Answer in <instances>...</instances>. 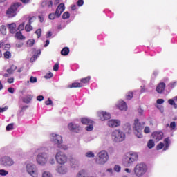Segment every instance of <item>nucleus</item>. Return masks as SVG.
<instances>
[{
  "mask_svg": "<svg viewBox=\"0 0 177 177\" xmlns=\"http://www.w3.org/2000/svg\"><path fill=\"white\" fill-rule=\"evenodd\" d=\"M138 158H139V155H138V153L129 152L124 156L122 164L124 167H131L135 161H138Z\"/></svg>",
  "mask_w": 177,
  "mask_h": 177,
  "instance_id": "1",
  "label": "nucleus"
},
{
  "mask_svg": "<svg viewBox=\"0 0 177 177\" xmlns=\"http://www.w3.org/2000/svg\"><path fill=\"white\" fill-rule=\"evenodd\" d=\"M146 123L145 122H139V119L134 120L133 128L134 129V133L137 138L142 139L143 138V128H145Z\"/></svg>",
  "mask_w": 177,
  "mask_h": 177,
  "instance_id": "2",
  "label": "nucleus"
},
{
  "mask_svg": "<svg viewBox=\"0 0 177 177\" xmlns=\"http://www.w3.org/2000/svg\"><path fill=\"white\" fill-rule=\"evenodd\" d=\"M26 169L27 174L31 177H38L39 176V170L37 165L32 162L26 163Z\"/></svg>",
  "mask_w": 177,
  "mask_h": 177,
  "instance_id": "3",
  "label": "nucleus"
},
{
  "mask_svg": "<svg viewBox=\"0 0 177 177\" xmlns=\"http://www.w3.org/2000/svg\"><path fill=\"white\" fill-rule=\"evenodd\" d=\"M109 161V153L106 151L102 150L100 151L95 158V162L98 165H104Z\"/></svg>",
  "mask_w": 177,
  "mask_h": 177,
  "instance_id": "4",
  "label": "nucleus"
},
{
  "mask_svg": "<svg viewBox=\"0 0 177 177\" xmlns=\"http://www.w3.org/2000/svg\"><path fill=\"white\" fill-rule=\"evenodd\" d=\"M112 140L115 143H121V142H124L125 140V133L121 131L120 129H115L111 133Z\"/></svg>",
  "mask_w": 177,
  "mask_h": 177,
  "instance_id": "5",
  "label": "nucleus"
},
{
  "mask_svg": "<svg viewBox=\"0 0 177 177\" xmlns=\"http://www.w3.org/2000/svg\"><path fill=\"white\" fill-rule=\"evenodd\" d=\"M48 161V153L46 152H40L36 156V162L40 167H45Z\"/></svg>",
  "mask_w": 177,
  "mask_h": 177,
  "instance_id": "6",
  "label": "nucleus"
},
{
  "mask_svg": "<svg viewBox=\"0 0 177 177\" xmlns=\"http://www.w3.org/2000/svg\"><path fill=\"white\" fill-rule=\"evenodd\" d=\"M147 172V166L145 163H139L134 168V174L136 176H143Z\"/></svg>",
  "mask_w": 177,
  "mask_h": 177,
  "instance_id": "7",
  "label": "nucleus"
},
{
  "mask_svg": "<svg viewBox=\"0 0 177 177\" xmlns=\"http://www.w3.org/2000/svg\"><path fill=\"white\" fill-rule=\"evenodd\" d=\"M55 160L57 162V164H59L60 165H64L68 161V158L67 157V155L62 152V151H59L55 154Z\"/></svg>",
  "mask_w": 177,
  "mask_h": 177,
  "instance_id": "8",
  "label": "nucleus"
},
{
  "mask_svg": "<svg viewBox=\"0 0 177 177\" xmlns=\"http://www.w3.org/2000/svg\"><path fill=\"white\" fill-rule=\"evenodd\" d=\"M0 163L3 167H12L15 165V160L8 156H4L0 158Z\"/></svg>",
  "mask_w": 177,
  "mask_h": 177,
  "instance_id": "9",
  "label": "nucleus"
},
{
  "mask_svg": "<svg viewBox=\"0 0 177 177\" xmlns=\"http://www.w3.org/2000/svg\"><path fill=\"white\" fill-rule=\"evenodd\" d=\"M19 6H21V3H16L11 6L6 11V15L8 16V17H15V16H16L17 8Z\"/></svg>",
  "mask_w": 177,
  "mask_h": 177,
  "instance_id": "10",
  "label": "nucleus"
},
{
  "mask_svg": "<svg viewBox=\"0 0 177 177\" xmlns=\"http://www.w3.org/2000/svg\"><path fill=\"white\" fill-rule=\"evenodd\" d=\"M50 140L57 147L61 143H63V137L59 134L53 133L50 136Z\"/></svg>",
  "mask_w": 177,
  "mask_h": 177,
  "instance_id": "11",
  "label": "nucleus"
},
{
  "mask_svg": "<svg viewBox=\"0 0 177 177\" xmlns=\"http://www.w3.org/2000/svg\"><path fill=\"white\" fill-rule=\"evenodd\" d=\"M169 145H171V140L169 138H167L164 139V143L160 142L157 145V150H161V149H163L164 151H166V150H168L169 149Z\"/></svg>",
  "mask_w": 177,
  "mask_h": 177,
  "instance_id": "12",
  "label": "nucleus"
},
{
  "mask_svg": "<svg viewBox=\"0 0 177 177\" xmlns=\"http://www.w3.org/2000/svg\"><path fill=\"white\" fill-rule=\"evenodd\" d=\"M55 171L59 175H66L68 172V167L66 165H59L57 166Z\"/></svg>",
  "mask_w": 177,
  "mask_h": 177,
  "instance_id": "13",
  "label": "nucleus"
},
{
  "mask_svg": "<svg viewBox=\"0 0 177 177\" xmlns=\"http://www.w3.org/2000/svg\"><path fill=\"white\" fill-rule=\"evenodd\" d=\"M65 10H66V6H64V3H61L56 8V10H55L56 17L59 19V17L62 16V13H63V12H64Z\"/></svg>",
  "mask_w": 177,
  "mask_h": 177,
  "instance_id": "14",
  "label": "nucleus"
},
{
  "mask_svg": "<svg viewBox=\"0 0 177 177\" xmlns=\"http://www.w3.org/2000/svg\"><path fill=\"white\" fill-rule=\"evenodd\" d=\"M152 138L154 142H160L164 138V133L161 131H154L152 133Z\"/></svg>",
  "mask_w": 177,
  "mask_h": 177,
  "instance_id": "15",
  "label": "nucleus"
},
{
  "mask_svg": "<svg viewBox=\"0 0 177 177\" xmlns=\"http://www.w3.org/2000/svg\"><path fill=\"white\" fill-rule=\"evenodd\" d=\"M97 115L101 121H106V120H110L111 115L107 112L100 111L97 113Z\"/></svg>",
  "mask_w": 177,
  "mask_h": 177,
  "instance_id": "16",
  "label": "nucleus"
},
{
  "mask_svg": "<svg viewBox=\"0 0 177 177\" xmlns=\"http://www.w3.org/2000/svg\"><path fill=\"white\" fill-rule=\"evenodd\" d=\"M107 125L110 128H117V127H120V125H121V121H120V120L112 119L108 121Z\"/></svg>",
  "mask_w": 177,
  "mask_h": 177,
  "instance_id": "17",
  "label": "nucleus"
},
{
  "mask_svg": "<svg viewBox=\"0 0 177 177\" xmlns=\"http://www.w3.org/2000/svg\"><path fill=\"white\" fill-rule=\"evenodd\" d=\"M80 165H81L80 160L77 159H72L71 160V167L73 169H78V168H80Z\"/></svg>",
  "mask_w": 177,
  "mask_h": 177,
  "instance_id": "18",
  "label": "nucleus"
},
{
  "mask_svg": "<svg viewBox=\"0 0 177 177\" xmlns=\"http://www.w3.org/2000/svg\"><path fill=\"white\" fill-rule=\"evenodd\" d=\"M41 8L47 6L48 9H50L53 6V1L52 0H44L41 3Z\"/></svg>",
  "mask_w": 177,
  "mask_h": 177,
  "instance_id": "19",
  "label": "nucleus"
},
{
  "mask_svg": "<svg viewBox=\"0 0 177 177\" xmlns=\"http://www.w3.org/2000/svg\"><path fill=\"white\" fill-rule=\"evenodd\" d=\"M117 106L118 107V109H120L123 111H126L127 109H128V106H127V103L122 100H120L118 102Z\"/></svg>",
  "mask_w": 177,
  "mask_h": 177,
  "instance_id": "20",
  "label": "nucleus"
},
{
  "mask_svg": "<svg viewBox=\"0 0 177 177\" xmlns=\"http://www.w3.org/2000/svg\"><path fill=\"white\" fill-rule=\"evenodd\" d=\"M165 90V83L164 82L160 83L156 87V91L158 92V93H162Z\"/></svg>",
  "mask_w": 177,
  "mask_h": 177,
  "instance_id": "21",
  "label": "nucleus"
},
{
  "mask_svg": "<svg viewBox=\"0 0 177 177\" xmlns=\"http://www.w3.org/2000/svg\"><path fill=\"white\" fill-rule=\"evenodd\" d=\"M76 177H89L88 171L86 170H80L76 175Z\"/></svg>",
  "mask_w": 177,
  "mask_h": 177,
  "instance_id": "22",
  "label": "nucleus"
},
{
  "mask_svg": "<svg viewBox=\"0 0 177 177\" xmlns=\"http://www.w3.org/2000/svg\"><path fill=\"white\" fill-rule=\"evenodd\" d=\"M8 28L10 30V34H15V32H16V24L12 23L8 24Z\"/></svg>",
  "mask_w": 177,
  "mask_h": 177,
  "instance_id": "23",
  "label": "nucleus"
},
{
  "mask_svg": "<svg viewBox=\"0 0 177 177\" xmlns=\"http://www.w3.org/2000/svg\"><path fill=\"white\" fill-rule=\"evenodd\" d=\"M24 103H26V104H28V103H30V102H31V100H32V95H28L26 97H24L22 99Z\"/></svg>",
  "mask_w": 177,
  "mask_h": 177,
  "instance_id": "24",
  "label": "nucleus"
},
{
  "mask_svg": "<svg viewBox=\"0 0 177 177\" xmlns=\"http://www.w3.org/2000/svg\"><path fill=\"white\" fill-rule=\"evenodd\" d=\"M39 55H41V50H38L37 51V55H34L30 59V63H32L34 62H35V60H37V59H38V57H39Z\"/></svg>",
  "mask_w": 177,
  "mask_h": 177,
  "instance_id": "25",
  "label": "nucleus"
},
{
  "mask_svg": "<svg viewBox=\"0 0 177 177\" xmlns=\"http://www.w3.org/2000/svg\"><path fill=\"white\" fill-rule=\"evenodd\" d=\"M82 124H84V125H89V124H92V120H91L88 118H83L81 120Z\"/></svg>",
  "mask_w": 177,
  "mask_h": 177,
  "instance_id": "26",
  "label": "nucleus"
},
{
  "mask_svg": "<svg viewBox=\"0 0 177 177\" xmlns=\"http://www.w3.org/2000/svg\"><path fill=\"white\" fill-rule=\"evenodd\" d=\"M15 37L17 39H19L20 41H23L24 39H26V37H24L23 35V33H21V31H19L17 32L16 34H15Z\"/></svg>",
  "mask_w": 177,
  "mask_h": 177,
  "instance_id": "27",
  "label": "nucleus"
},
{
  "mask_svg": "<svg viewBox=\"0 0 177 177\" xmlns=\"http://www.w3.org/2000/svg\"><path fill=\"white\" fill-rule=\"evenodd\" d=\"M83 85L81 83L75 82L68 86V88H82Z\"/></svg>",
  "mask_w": 177,
  "mask_h": 177,
  "instance_id": "28",
  "label": "nucleus"
},
{
  "mask_svg": "<svg viewBox=\"0 0 177 177\" xmlns=\"http://www.w3.org/2000/svg\"><path fill=\"white\" fill-rule=\"evenodd\" d=\"M70 53V48L68 47H64L62 50H61V55L62 56H67Z\"/></svg>",
  "mask_w": 177,
  "mask_h": 177,
  "instance_id": "29",
  "label": "nucleus"
},
{
  "mask_svg": "<svg viewBox=\"0 0 177 177\" xmlns=\"http://www.w3.org/2000/svg\"><path fill=\"white\" fill-rule=\"evenodd\" d=\"M68 127V129H70V131H75V129H77V128H78L79 125L77 124H74V123H69Z\"/></svg>",
  "mask_w": 177,
  "mask_h": 177,
  "instance_id": "30",
  "label": "nucleus"
},
{
  "mask_svg": "<svg viewBox=\"0 0 177 177\" xmlns=\"http://www.w3.org/2000/svg\"><path fill=\"white\" fill-rule=\"evenodd\" d=\"M41 177H53V175H52V173H50V171L46 170L43 171Z\"/></svg>",
  "mask_w": 177,
  "mask_h": 177,
  "instance_id": "31",
  "label": "nucleus"
},
{
  "mask_svg": "<svg viewBox=\"0 0 177 177\" xmlns=\"http://www.w3.org/2000/svg\"><path fill=\"white\" fill-rule=\"evenodd\" d=\"M32 26H31V24L28 23L26 26H25V30L26 31V32H30V31H32Z\"/></svg>",
  "mask_w": 177,
  "mask_h": 177,
  "instance_id": "32",
  "label": "nucleus"
},
{
  "mask_svg": "<svg viewBox=\"0 0 177 177\" xmlns=\"http://www.w3.org/2000/svg\"><path fill=\"white\" fill-rule=\"evenodd\" d=\"M17 68V66H16V65H12L10 68L7 69V73H8V74H12V73H13V71Z\"/></svg>",
  "mask_w": 177,
  "mask_h": 177,
  "instance_id": "33",
  "label": "nucleus"
},
{
  "mask_svg": "<svg viewBox=\"0 0 177 177\" xmlns=\"http://www.w3.org/2000/svg\"><path fill=\"white\" fill-rule=\"evenodd\" d=\"M37 80L36 77L31 76L30 77V80L27 81V84H30V82L31 84H35V83H37Z\"/></svg>",
  "mask_w": 177,
  "mask_h": 177,
  "instance_id": "34",
  "label": "nucleus"
},
{
  "mask_svg": "<svg viewBox=\"0 0 177 177\" xmlns=\"http://www.w3.org/2000/svg\"><path fill=\"white\" fill-rule=\"evenodd\" d=\"M57 147H58V149H61L62 150H68V146L63 143L59 144Z\"/></svg>",
  "mask_w": 177,
  "mask_h": 177,
  "instance_id": "35",
  "label": "nucleus"
},
{
  "mask_svg": "<svg viewBox=\"0 0 177 177\" xmlns=\"http://www.w3.org/2000/svg\"><path fill=\"white\" fill-rule=\"evenodd\" d=\"M0 32L3 35H6V26L5 25L0 26Z\"/></svg>",
  "mask_w": 177,
  "mask_h": 177,
  "instance_id": "36",
  "label": "nucleus"
},
{
  "mask_svg": "<svg viewBox=\"0 0 177 177\" xmlns=\"http://www.w3.org/2000/svg\"><path fill=\"white\" fill-rule=\"evenodd\" d=\"M85 156L88 158H93V157H95V153L93 151H89L85 153Z\"/></svg>",
  "mask_w": 177,
  "mask_h": 177,
  "instance_id": "37",
  "label": "nucleus"
},
{
  "mask_svg": "<svg viewBox=\"0 0 177 177\" xmlns=\"http://www.w3.org/2000/svg\"><path fill=\"white\" fill-rule=\"evenodd\" d=\"M147 146H148L149 149H153V147L155 146L154 140H149L148 143H147Z\"/></svg>",
  "mask_w": 177,
  "mask_h": 177,
  "instance_id": "38",
  "label": "nucleus"
},
{
  "mask_svg": "<svg viewBox=\"0 0 177 177\" xmlns=\"http://www.w3.org/2000/svg\"><path fill=\"white\" fill-rule=\"evenodd\" d=\"M91 80V76H88L86 77L82 78L81 79V82H82V84H88V82H89V81Z\"/></svg>",
  "mask_w": 177,
  "mask_h": 177,
  "instance_id": "39",
  "label": "nucleus"
},
{
  "mask_svg": "<svg viewBox=\"0 0 177 177\" xmlns=\"http://www.w3.org/2000/svg\"><path fill=\"white\" fill-rule=\"evenodd\" d=\"M34 44H35V40H34V39H30L27 41L26 45L27 46H33Z\"/></svg>",
  "mask_w": 177,
  "mask_h": 177,
  "instance_id": "40",
  "label": "nucleus"
},
{
  "mask_svg": "<svg viewBox=\"0 0 177 177\" xmlns=\"http://www.w3.org/2000/svg\"><path fill=\"white\" fill-rule=\"evenodd\" d=\"M27 19L28 20V23H29V24H32V23H34L35 21V20H37V17H28L27 18Z\"/></svg>",
  "mask_w": 177,
  "mask_h": 177,
  "instance_id": "41",
  "label": "nucleus"
},
{
  "mask_svg": "<svg viewBox=\"0 0 177 177\" xmlns=\"http://www.w3.org/2000/svg\"><path fill=\"white\" fill-rule=\"evenodd\" d=\"M123 129L127 130L128 129L129 132L131 131V124L129 122H127L123 125Z\"/></svg>",
  "mask_w": 177,
  "mask_h": 177,
  "instance_id": "42",
  "label": "nucleus"
},
{
  "mask_svg": "<svg viewBox=\"0 0 177 177\" xmlns=\"http://www.w3.org/2000/svg\"><path fill=\"white\" fill-rule=\"evenodd\" d=\"M86 130H87L88 132L93 131V124H92V123L88 124V125L86 127Z\"/></svg>",
  "mask_w": 177,
  "mask_h": 177,
  "instance_id": "43",
  "label": "nucleus"
},
{
  "mask_svg": "<svg viewBox=\"0 0 177 177\" xmlns=\"http://www.w3.org/2000/svg\"><path fill=\"white\" fill-rule=\"evenodd\" d=\"M48 163L50 165H55V164H56V160H55V158L54 157H51L48 159Z\"/></svg>",
  "mask_w": 177,
  "mask_h": 177,
  "instance_id": "44",
  "label": "nucleus"
},
{
  "mask_svg": "<svg viewBox=\"0 0 177 177\" xmlns=\"http://www.w3.org/2000/svg\"><path fill=\"white\" fill-rule=\"evenodd\" d=\"M9 174V171L5 170V169H0V175L1 176H6Z\"/></svg>",
  "mask_w": 177,
  "mask_h": 177,
  "instance_id": "45",
  "label": "nucleus"
},
{
  "mask_svg": "<svg viewBox=\"0 0 177 177\" xmlns=\"http://www.w3.org/2000/svg\"><path fill=\"white\" fill-rule=\"evenodd\" d=\"M4 57L5 59H10V57H12V54L9 51H6L4 53Z\"/></svg>",
  "mask_w": 177,
  "mask_h": 177,
  "instance_id": "46",
  "label": "nucleus"
},
{
  "mask_svg": "<svg viewBox=\"0 0 177 177\" xmlns=\"http://www.w3.org/2000/svg\"><path fill=\"white\" fill-rule=\"evenodd\" d=\"M70 18V12H65L63 15H62V19H64V20H66V19H68Z\"/></svg>",
  "mask_w": 177,
  "mask_h": 177,
  "instance_id": "47",
  "label": "nucleus"
},
{
  "mask_svg": "<svg viewBox=\"0 0 177 177\" xmlns=\"http://www.w3.org/2000/svg\"><path fill=\"white\" fill-rule=\"evenodd\" d=\"M56 12L55 13H50L48 15V18L50 19V20H55V19H56Z\"/></svg>",
  "mask_w": 177,
  "mask_h": 177,
  "instance_id": "48",
  "label": "nucleus"
},
{
  "mask_svg": "<svg viewBox=\"0 0 177 177\" xmlns=\"http://www.w3.org/2000/svg\"><path fill=\"white\" fill-rule=\"evenodd\" d=\"M171 128V131L175 130V128H176V123L175 122H171L169 125Z\"/></svg>",
  "mask_w": 177,
  "mask_h": 177,
  "instance_id": "49",
  "label": "nucleus"
},
{
  "mask_svg": "<svg viewBox=\"0 0 177 177\" xmlns=\"http://www.w3.org/2000/svg\"><path fill=\"white\" fill-rule=\"evenodd\" d=\"M24 26H25L24 22H23L22 24H19V26H18L19 31H21V32L23 31V30H24V28H26L24 27Z\"/></svg>",
  "mask_w": 177,
  "mask_h": 177,
  "instance_id": "50",
  "label": "nucleus"
},
{
  "mask_svg": "<svg viewBox=\"0 0 177 177\" xmlns=\"http://www.w3.org/2000/svg\"><path fill=\"white\" fill-rule=\"evenodd\" d=\"M52 77H53V73H52V72H49L44 76V78L49 80L50 78H52Z\"/></svg>",
  "mask_w": 177,
  "mask_h": 177,
  "instance_id": "51",
  "label": "nucleus"
},
{
  "mask_svg": "<svg viewBox=\"0 0 177 177\" xmlns=\"http://www.w3.org/2000/svg\"><path fill=\"white\" fill-rule=\"evenodd\" d=\"M6 131H12L13 129V123H10L6 127Z\"/></svg>",
  "mask_w": 177,
  "mask_h": 177,
  "instance_id": "52",
  "label": "nucleus"
},
{
  "mask_svg": "<svg viewBox=\"0 0 177 177\" xmlns=\"http://www.w3.org/2000/svg\"><path fill=\"white\" fill-rule=\"evenodd\" d=\"M35 34L37 35V38H40L41 37V35L42 34V30L41 29H37L35 31Z\"/></svg>",
  "mask_w": 177,
  "mask_h": 177,
  "instance_id": "53",
  "label": "nucleus"
},
{
  "mask_svg": "<svg viewBox=\"0 0 177 177\" xmlns=\"http://www.w3.org/2000/svg\"><path fill=\"white\" fill-rule=\"evenodd\" d=\"M53 104V102H52V100H50V98H48L47 101L45 102V104H46V106H50Z\"/></svg>",
  "mask_w": 177,
  "mask_h": 177,
  "instance_id": "54",
  "label": "nucleus"
},
{
  "mask_svg": "<svg viewBox=\"0 0 177 177\" xmlns=\"http://www.w3.org/2000/svg\"><path fill=\"white\" fill-rule=\"evenodd\" d=\"M114 171H115V172H120L121 171V166H120V165H115Z\"/></svg>",
  "mask_w": 177,
  "mask_h": 177,
  "instance_id": "55",
  "label": "nucleus"
},
{
  "mask_svg": "<svg viewBox=\"0 0 177 177\" xmlns=\"http://www.w3.org/2000/svg\"><path fill=\"white\" fill-rule=\"evenodd\" d=\"M8 109H9V106H4L3 108H0V113H5Z\"/></svg>",
  "mask_w": 177,
  "mask_h": 177,
  "instance_id": "56",
  "label": "nucleus"
},
{
  "mask_svg": "<svg viewBox=\"0 0 177 177\" xmlns=\"http://www.w3.org/2000/svg\"><path fill=\"white\" fill-rule=\"evenodd\" d=\"M145 133H150V127H145L144 129Z\"/></svg>",
  "mask_w": 177,
  "mask_h": 177,
  "instance_id": "57",
  "label": "nucleus"
},
{
  "mask_svg": "<svg viewBox=\"0 0 177 177\" xmlns=\"http://www.w3.org/2000/svg\"><path fill=\"white\" fill-rule=\"evenodd\" d=\"M164 102H165L164 99H158L156 100L157 104H162Z\"/></svg>",
  "mask_w": 177,
  "mask_h": 177,
  "instance_id": "58",
  "label": "nucleus"
},
{
  "mask_svg": "<svg viewBox=\"0 0 177 177\" xmlns=\"http://www.w3.org/2000/svg\"><path fill=\"white\" fill-rule=\"evenodd\" d=\"M131 97H133V93H129L127 95V99L129 100Z\"/></svg>",
  "mask_w": 177,
  "mask_h": 177,
  "instance_id": "59",
  "label": "nucleus"
},
{
  "mask_svg": "<svg viewBox=\"0 0 177 177\" xmlns=\"http://www.w3.org/2000/svg\"><path fill=\"white\" fill-rule=\"evenodd\" d=\"M77 5V6H82V5H84V0H78Z\"/></svg>",
  "mask_w": 177,
  "mask_h": 177,
  "instance_id": "60",
  "label": "nucleus"
},
{
  "mask_svg": "<svg viewBox=\"0 0 177 177\" xmlns=\"http://www.w3.org/2000/svg\"><path fill=\"white\" fill-rule=\"evenodd\" d=\"M54 71H57L59 70V63H56L53 66Z\"/></svg>",
  "mask_w": 177,
  "mask_h": 177,
  "instance_id": "61",
  "label": "nucleus"
},
{
  "mask_svg": "<svg viewBox=\"0 0 177 177\" xmlns=\"http://www.w3.org/2000/svg\"><path fill=\"white\" fill-rule=\"evenodd\" d=\"M44 97L43 95H39L37 97V100H38V102H42V100H44Z\"/></svg>",
  "mask_w": 177,
  "mask_h": 177,
  "instance_id": "62",
  "label": "nucleus"
},
{
  "mask_svg": "<svg viewBox=\"0 0 177 177\" xmlns=\"http://www.w3.org/2000/svg\"><path fill=\"white\" fill-rule=\"evenodd\" d=\"M158 110H160V113H164V106H156Z\"/></svg>",
  "mask_w": 177,
  "mask_h": 177,
  "instance_id": "63",
  "label": "nucleus"
},
{
  "mask_svg": "<svg viewBox=\"0 0 177 177\" xmlns=\"http://www.w3.org/2000/svg\"><path fill=\"white\" fill-rule=\"evenodd\" d=\"M24 44L21 42L19 43H17L16 44V48H22L23 47Z\"/></svg>",
  "mask_w": 177,
  "mask_h": 177,
  "instance_id": "64",
  "label": "nucleus"
}]
</instances>
